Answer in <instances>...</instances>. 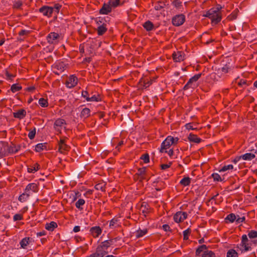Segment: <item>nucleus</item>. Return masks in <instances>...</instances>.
I'll list each match as a JSON object with an SVG mask.
<instances>
[{"mask_svg": "<svg viewBox=\"0 0 257 257\" xmlns=\"http://www.w3.org/2000/svg\"><path fill=\"white\" fill-rule=\"evenodd\" d=\"M58 226L56 222L51 221L50 223H47L45 224L46 229L53 231Z\"/></svg>", "mask_w": 257, "mask_h": 257, "instance_id": "nucleus-18", "label": "nucleus"}, {"mask_svg": "<svg viewBox=\"0 0 257 257\" xmlns=\"http://www.w3.org/2000/svg\"><path fill=\"white\" fill-rule=\"evenodd\" d=\"M151 207L148 203L146 202H142L140 207V210L142 211L143 215L146 217L147 214L151 212Z\"/></svg>", "mask_w": 257, "mask_h": 257, "instance_id": "nucleus-12", "label": "nucleus"}, {"mask_svg": "<svg viewBox=\"0 0 257 257\" xmlns=\"http://www.w3.org/2000/svg\"><path fill=\"white\" fill-rule=\"evenodd\" d=\"M120 2V0H109L108 3L110 7H111L112 9V8H114L119 6Z\"/></svg>", "mask_w": 257, "mask_h": 257, "instance_id": "nucleus-39", "label": "nucleus"}, {"mask_svg": "<svg viewBox=\"0 0 257 257\" xmlns=\"http://www.w3.org/2000/svg\"><path fill=\"white\" fill-rule=\"evenodd\" d=\"M90 234L94 238H96L100 235L102 233V229L99 226H95L90 228Z\"/></svg>", "mask_w": 257, "mask_h": 257, "instance_id": "nucleus-10", "label": "nucleus"}, {"mask_svg": "<svg viewBox=\"0 0 257 257\" xmlns=\"http://www.w3.org/2000/svg\"><path fill=\"white\" fill-rule=\"evenodd\" d=\"M207 249H208V246H207L205 244H202L198 246V247L196 249V252H195V255L196 256H201V254L202 252V253L204 252L205 250H206Z\"/></svg>", "mask_w": 257, "mask_h": 257, "instance_id": "nucleus-17", "label": "nucleus"}, {"mask_svg": "<svg viewBox=\"0 0 257 257\" xmlns=\"http://www.w3.org/2000/svg\"><path fill=\"white\" fill-rule=\"evenodd\" d=\"M162 228L165 231H170L171 232L172 231V230L170 228V227L168 224H164L162 226Z\"/></svg>", "mask_w": 257, "mask_h": 257, "instance_id": "nucleus-61", "label": "nucleus"}, {"mask_svg": "<svg viewBox=\"0 0 257 257\" xmlns=\"http://www.w3.org/2000/svg\"><path fill=\"white\" fill-rule=\"evenodd\" d=\"M106 25L103 24L97 28V32L99 36L103 35L107 31Z\"/></svg>", "mask_w": 257, "mask_h": 257, "instance_id": "nucleus-19", "label": "nucleus"}, {"mask_svg": "<svg viewBox=\"0 0 257 257\" xmlns=\"http://www.w3.org/2000/svg\"><path fill=\"white\" fill-rule=\"evenodd\" d=\"M67 139V138L61 139L58 142V151L61 154H66L70 149V147L66 144Z\"/></svg>", "mask_w": 257, "mask_h": 257, "instance_id": "nucleus-2", "label": "nucleus"}, {"mask_svg": "<svg viewBox=\"0 0 257 257\" xmlns=\"http://www.w3.org/2000/svg\"><path fill=\"white\" fill-rule=\"evenodd\" d=\"M39 11L42 13L43 15L50 17L53 12V9L52 7L45 6L40 8Z\"/></svg>", "mask_w": 257, "mask_h": 257, "instance_id": "nucleus-8", "label": "nucleus"}, {"mask_svg": "<svg viewBox=\"0 0 257 257\" xmlns=\"http://www.w3.org/2000/svg\"><path fill=\"white\" fill-rule=\"evenodd\" d=\"M239 245V249L241 252L248 251L251 249L250 243H247V242H246L244 244H240Z\"/></svg>", "mask_w": 257, "mask_h": 257, "instance_id": "nucleus-20", "label": "nucleus"}, {"mask_svg": "<svg viewBox=\"0 0 257 257\" xmlns=\"http://www.w3.org/2000/svg\"><path fill=\"white\" fill-rule=\"evenodd\" d=\"M39 103L41 107H46L48 106V102L47 99L41 98L39 100Z\"/></svg>", "mask_w": 257, "mask_h": 257, "instance_id": "nucleus-40", "label": "nucleus"}, {"mask_svg": "<svg viewBox=\"0 0 257 257\" xmlns=\"http://www.w3.org/2000/svg\"><path fill=\"white\" fill-rule=\"evenodd\" d=\"M185 21V16L183 14L177 15L173 17L172 19V24L176 26L179 27L184 24Z\"/></svg>", "mask_w": 257, "mask_h": 257, "instance_id": "nucleus-3", "label": "nucleus"}, {"mask_svg": "<svg viewBox=\"0 0 257 257\" xmlns=\"http://www.w3.org/2000/svg\"><path fill=\"white\" fill-rule=\"evenodd\" d=\"M21 147L20 146H16L15 145L13 144L9 148V152L10 153H16L20 149Z\"/></svg>", "mask_w": 257, "mask_h": 257, "instance_id": "nucleus-32", "label": "nucleus"}, {"mask_svg": "<svg viewBox=\"0 0 257 257\" xmlns=\"http://www.w3.org/2000/svg\"><path fill=\"white\" fill-rule=\"evenodd\" d=\"M143 27L147 31H151L154 28V24L150 21L146 22L143 24Z\"/></svg>", "mask_w": 257, "mask_h": 257, "instance_id": "nucleus-21", "label": "nucleus"}, {"mask_svg": "<svg viewBox=\"0 0 257 257\" xmlns=\"http://www.w3.org/2000/svg\"><path fill=\"white\" fill-rule=\"evenodd\" d=\"M148 232V229H145L142 230L139 229L136 232V236L137 238H140L145 235Z\"/></svg>", "mask_w": 257, "mask_h": 257, "instance_id": "nucleus-28", "label": "nucleus"}, {"mask_svg": "<svg viewBox=\"0 0 257 257\" xmlns=\"http://www.w3.org/2000/svg\"><path fill=\"white\" fill-rule=\"evenodd\" d=\"M30 34V31L25 30H21L18 33L20 36H23L24 35H28Z\"/></svg>", "mask_w": 257, "mask_h": 257, "instance_id": "nucleus-59", "label": "nucleus"}, {"mask_svg": "<svg viewBox=\"0 0 257 257\" xmlns=\"http://www.w3.org/2000/svg\"><path fill=\"white\" fill-rule=\"evenodd\" d=\"M231 65L230 62H227L225 64H223V67L221 68V71L224 73H227L229 72V70L231 69Z\"/></svg>", "mask_w": 257, "mask_h": 257, "instance_id": "nucleus-30", "label": "nucleus"}, {"mask_svg": "<svg viewBox=\"0 0 257 257\" xmlns=\"http://www.w3.org/2000/svg\"><path fill=\"white\" fill-rule=\"evenodd\" d=\"M152 84V80L141 79L139 81V84L143 86V88H146Z\"/></svg>", "mask_w": 257, "mask_h": 257, "instance_id": "nucleus-23", "label": "nucleus"}, {"mask_svg": "<svg viewBox=\"0 0 257 257\" xmlns=\"http://www.w3.org/2000/svg\"><path fill=\"white\" fill-rule=\"evenodd\" d=\"M40 169V165L38 163H36L33 166L30 168H28V172L29 173H35Z\"/></svg>", "mask_w": 257, "mask_h": 257, "instance_id": "nucleus-25", "label": "nucleus"}, {"mask_svg": "<svg viewBox=\"0 0 257 257\" xmlns=\"http://www.w3.org/2000/svg\"><path fill=\"white\" fill-rule=\"evenodd\" d=\"M188 139L191 142L197 144L200 143L202 141V140L198 138L197 135H194L193 134H189V136L188 137Z\"/></svg>", "mask_w": 257, "mask_h": 257, "instance_id": "nucleus-16", "label": "nucleus"}, {"mask_svg": "<svg viewBox=\"0 0 257 257\" xmlns=\"http://www.w3.org/2000/svg\"><path fill=\"white\" fill-rule=\"evenodd\" d=\"M213 12L211 13L210 19L211 20V23L217 24L221 20V13H216L214 10Z\"/></svg>", "mask_w": 257, "mask_h": 257, "instance_id": "nucleus-9", "label": "nucleus"}, {"mask_svg": "<svg viewBox=\"0 0 257 257\" xmlns=\"http://www.w3.org/2000/svg\"><path fill=\"white\" fill-rule=\"evenodd\" d=\"M111 11V7H110L108 3H104L102 8L99 10V13L101 15H107L110 13Z\"/></svg>", "mask_w": 257, "mask_h": 257, "instance_id": "nucleus-11", "label": "nucleus"}, {"mask_svg": "<svg viewBox=\"0 0 257 257\" xmlns=\"http://www.w3.org/2000/svg\"><path fill=\"white\" fill-rule=\"evenodd\" d=\"M100 246H102V247L105 250V249H107L110 245L108 244V243H107V241L106 240L101 242L100 244L99 245Z\"/></svg>", "mask_w": 257, "mask_h": 257, "instance_id": "nucleus-57", "label": "nucleus"}, {"mask_svg": "<svg viewBox=\"0 0 257 257\" xmlns=\"http://www.w3.org/2000/svg\"><path fill=\"white\" fill-rule=\"evenodd\" d=\"M59 37L60 36L58 33L51 32L47 37V40L50 44H56L58 42Z\"/></svg>", "mask_w": 257, "mask_h": 257, "instance_id": "nucleus-6", "label": "nucleus"}, {"mask_svg": "<svg viewBox=\"0 0 257 257\" xmlns=\"http://www.w3.org/2000/svg\"><path fill=\"white\" fill-rule=\"evenodd\" d=\"M212 177L214 179V181H221L222 179L220 176L217 173H213L212 174Z\"/></svg>", "mask_w": 257, "mask_h": 257, "instance_id": "nucleus-54", "label": "nucleus"}, {"mask_svg": "<svg viewBox=\"0 0 257 257\" xmlns=\"http://www.w3.org/2000/svg\"><path fill=\"white\" fill-rule=\"evenodd\" d=\"M96 251L100 255L102 256H104L106 254L108 253L107 251L105 250L102 246H100L99 245L97 246L96 248Z\"/></svg>", "mask_w": 257, "mask_h": 257, "instance_id": "nucleus-38", "label": "nucleus"}, {"mask_svg": "<svg viewBox=\"0 0 257 257\" xmlns=\"http://www.w3.org/2000/svg\"><path fill=\"white\" fill-rule=\"evenodd\" d=\"M14 221H18V220H21L23 219V215L20 214H16L14 216Z\"/></svg>", "mask_w": 257, "mask_h": 257, "instance_id": "nucleus-58", "label": "nucleus"}, {"mask_svg": "<svg viewBox=\"0 0 257 257\" xmlns=\"http://www.w3.org/2000/svg\"><path fill=\"white\" fill-rule=\"evenodd\" d=\"M237 12L236 10H235L228 17V19L230 20H235L237 18Z\"/></svg>", "mask_w": 257, "mask_h": 257, "instance_id": "nucleus-55", "label": "nucleus"}, {"mask_svg": "<svg viewBox=\"0 0 257 257\" xmlns=\"http://www.w3.org/2000/svg\"><path fill=\"white\" fill-rule=\"evenodd\" d=\"M165 6L164 3L159 2H158L157 5L155 6V9L156 10L159 11L163 8Z\"/></svg>", "mask_w": 257, "mask_h": 257, "instance_id": "nucleus-51", "label": "nucleus"}, {"mask_svg": "<svg viewBox=\"0 0 257 257\" xmlns=\"http://www.w3.org/2000/svg\"><path fill=\"white\" fill-rule=\"evenodd\" d=\"M201 257H216L215 253L212 250H209L207 249L201 254Z\"/></svg>", "mask_w": 257, "mask_h": 257, "instance_id": "nucleus-26", "label": "nucleus"}, {"mask_svg": "<svg viewBox=\"0 0 257 257\" xmlns=\"http://www.w3.org/2000/svg\"><path fill=\"white\" fill-rule=\"evenodd\" d=\"M85 203V200L83 199H79L75 203L76 207L81 210L82 208H81L80 206L84 205Z\"/></svg>", "mask_w": 257, "mask_h": 257, "instance_id": "nucleus-47", "label": "nucleus"}, {"mask_svg": "<svg viewBox=\"0 0 257 257\" xmlns=\"http://www.w3.org/2000/svg\"><path fill=\"white\" fill-rule=\"evenodd\" d=\"M141 159L144 161L145 163H148L150 162V157L148 153H146L143 154L141 157Z\"/></svg>", "mask_w": 257, "mask_h": 257, "instance_id": "nucleus-49", "label": "nucleus"}, {"mask_svg": "<svg viewBox=\"0 0 257 257\" xmlns=\"http://www.w3.org/2000/svg\"><path fill=\"white\" fill-rule=\"evenodd\" d=\"M172 165V163L170 162L168 164H162L161 168L162 170H165L170 167Z\"/></svg>", "mask_w": 257, "mask_h": 257, "instance_id": "nucleus-64", "label": "nucleus"}, {"mask_svg": "<svg viewBox=\"0 0 257 257\" xmlns=\"http://www.w3.org/2000/svg\"><path fill=\"white\" fill-rule=\"evenodd\" d=\"M117 222V219L116 218H113L109 222V227H113L114 225Z\"/></svg>", "mask_w": 257, "mask_h": 257, "instance_id": "nucleus-62", "label": "nucleus"}, {"mask_svg": "<svg viewBox=\"0 0 257 257\" xmlns=\"http://www.w3.org/2000/svg\"><path fill=\"white\" fill-rule=\"evenodd\" d=\"M90 110L87 107H85L82 109L80 113V116L81 117L86 118L90 116Z\"/></svg>", "mask_w": 257, "mask_h": 257, "instance_id": "nucleus-22", "label": "nucleus"}, {"mask_svg": "<svg viewBox=\"0 0 257 257\" xmlns=\"http://www.w3.org/2000/svg\"><path fill=\"white\" fill-rule=\"evenodd\" d=\"M172 139L173 140V137L171 136H169L162 142L161 144V148L160 149V153H167V151L166 150L169 148L171 145H173V144H171V141Z\"/></svg>", "mask_w": 257, "mask_h": 257, "instance_id": "nucleus-4", "label": "nucleus"}, {"mask_svg": "<svg viewBox=\"0 0 257 257\" xmlns=\"http://www.w3.org/2000/svg\"><path fill=\"white\" fill-rule=\"evenodd\" d=\"M36 128L34 127L33 130L30 131L28 134V137L30 140H33L36 135Z\"/></svg>", "mask_w": 257, "mask_h": 257, "instance_id": "nucleus-53", "label": "nucleus"}, {"mask_svg": "<svg viewBox=\"0 0 257 257\" xmlns=\"http://www.w3.org/2000/svg\"><path fill=\"white\" fill-rule=\"evenodd\" d=\"M233 168L232 165H228L224 166L220 170V172H224L228 170H232Z\"/></svg>", "mask_w": 257, "mask_h": 257, "instance_id": "nucleus-52", "label": "nucleus"}, {"mask_svg": "<svg viewBox=\"0 0 257 257\" xmlns=\"http://www.w3.org/2000/svg\"><path fill=\"white\" fill-rule=\"evenodd\" d=\"M172 57L175 62H181L184 60V56L182 52L177 51L173 53Z\"/></svg>", "mask_w": 257, "mask_h": 257, "instance_id": "nucleus-13", "label": "nucleus"}, {"mask_svg": "<svg viewBox=\"0 0 257 257\" xmlns=\"http://www.w3.org/2000/svg\"><path fill=\"white\" fill-rule=\"evenodd\" d=\"M78 83L77 77L73 75L70 76L66 82L67 87L72 88L75 86Z\"/></svg>", "mask_w": 257, "mask_h": 257, "instance_id": "nucleus-7", "label": "nucleus"}, {"mask_svg": "<svg viewBox=\"0 0 257 257\" xmlns=\"http://www.w3.org/2000/svg\"><path fill=\"white\" fill-rule=\"evenodd\" d=\"M201 75L202 73H199L191 77L184 86L183 90H186L189 88L194 89L195 87L194 82H196L201 77Z\"/></svg>", "mask_w": 257, "mask_h": 257, "instance_id": "nucleus-1", "label": "nucleus"}, {"mask_svg": "<svg viewBox=\"0 0 257 257\" xmlns=\"http://www.w3.org/2000/svg\"><path fill=\"white\" fill-rule=\"evenodd\" d=\"M173 5L177 9H179L182 6V3L180 0H174L172 2Z\"/></svg>", "mask_w": 257, "mask_h": 257, "instance_id": "nucleus-45", "label": "nucleus"}, {"mask_svg": "<svg viewBox=\"0 0 257 257\" xmlns=\"http://www.w3.org/2000/svg\"><path fill=\"white\" fill-rule=\"evenodd\" d=\"M62 7V6L60 5L59 4H56L54 5L53 9V12L58 13L59 12L60 9Z\"/></svg>", "mask_w": 257, "mask_h": 257, "instance_id": "nucleus-56", "label": "nucleus"}, {"mask_svg": "<svg viewBox=\"0 0 257 257\" xmlns=\"http://www.w3.org/2000/svg\"><path fill=\"white\" fill-rule=\"evenodd\" d=\"M29 197V194L28 193H25L24 192L23 194H21L18 200L19 201L21 202H25Z\"/></svg>", "mask_w": 257, "mask_h": 257, "instance_id": "nucleus-37", "label": "nucleus"}, {"mask_svg": "<svg viewBox=\"0 0 257 257\" xmlns=\"http://www.w3.org/2000/svg\"><path fill=\"white\" fill-rule=\"evenodd\" d=\"M146 175V167L140 168L138 169V172L136 173V176H143Z\"/></svg>", "mask_w": 257, "mask_h": 257, "instance_id": "nucleus-41", "label": "nucleus"}, {"mask_svg": "<svg viewBox=\"0 0 257 257\" xmlns=\"http://www.w3.org/2000/svg\"><path fill=\"white\" fill-rule=\"evenodd\" d=\"M101 100V98L100 97V95L99 94H97V95H92L90 96V97H87V101H100Z\"/></svg>", "mask_w": 257, "mask_h": 257, "instance_id": "nucleus-27", "label": "nucleus"}, {"mask_svg": "<svg viewBox=\"0 0 257 257\" xmlns=\"http://www.w3.org/2000/svg\"><path fill=\"white\" fill-rule=\"evenodd\" d=\"M236 217L234 213H230L228 214L226 218H225V220L226 223H227V220L229 222H233L235 220H236Z\"/></svg>", "mask_w": 257, "mask_h": 257, "instance_id": "nucleus-33", "label": "nucleus"}, {"mask_svg": "<svg viewBox=\"0 0 257 257\" xmlns=\"http://www.w3.org/2000/svg\"><path fill=\"white\" fill-rule=\"evenodd\" d=\"M248 239L246 234H243L241 237V241L240 244H244L246 242H248Z\"/></svg>", "mask_w": 257, "mask_h": 257, "instance_id": "nucleus-63", "label": "nucleus"}, {"mask_svg": "<svg viewBox=\"0 0 257 257\" xmlns=\"http://www.w3.org/2000/svg\"><path fill=\"white\" fill-rule=\"evenodd\" d=\"M191 183V178L189 177H184L180 181V184L183 186H189Z\"/></svg>", "mask_w": 257, "mask_h": 257, "instance_id": "nucleus-24", "label": "nucleus"}, {"mask_svg": "<svg viewBox=\"0 0 257 257\" xmlns=\"http://www.w3.org/2000/svg\"><path fill=\"white\" fill-rule=\"evenodd\" d=\"M255 157V155L251 153H246L242 156V158L244 160H251Z\"/></svg>", "mask_w": 257, "mask_h": 257, "instance_id": "nucleus-35", "label": "nucleus"}, {"mask_svg": "<svg viewBox=\"0 0 257 257\" xmlns=\"http://www.w3.org/2000/svg\"><path fill=\"white\" fill-rule=\"evenodd\" d=\"M26 111L24 109H19L17 112L13 113V116L15 118L21 119L26 115Z\"/></svg>", "mask_w": 257, "mask_h": 257, "instance_id": "nucleus-14", "label": "nucleus"}, {"mask_svg": "<svg viewBox=\"0 0 257 257\" xmlns=\"http://www.w3.org/2000/svg\"><path fill=\"white\" fill-rule=\"evenodd\" d=\"M187 217V213L185 212L178 211L174 216V220L177 223L183 221Z\"/></svg>", "mask_w": 257, "mask_h": 257, "instance_id": "nucleus-5", "label": "nucleus"}, {"mask_svg": "<svg viewBox=\"0 0 257 257\" xmlns=\"http://www.w3.org/2000/svg\"><path fill=\"white\" fill-rule=\"evenodd\" d=\"M66 124V121L64 119L61 118H58L55 120L54 126L55 129H56V127H61L63 124Z\"/></svg>", "mask_w": 257, "mask_h": 257, "instance_id": "nucleus-29", "label": "nucleus"}, {"mask_svg": "<svg viewBox=\"0 0 257 257\" xmlns=\"http://www.w3.org/2000/svg\"><path fill=\"white\" fill-rule=\"evenodd\" d=\"M238 253L233 249H230L227 252L226 257H238Z\"/></svg>", "mask_w": 257, "mask_h": 257, "instance_id": "nucleus-36", "label": "nucleus"}, {"mask_svg": "<svg viewBox=\"0 0 257 257\" xmlns=\"http://www.w3.org/2000/svg\"><path fill=\"white\" fill-rule=\"evenodd\" d=\"M248 236L250 238H255L257 237V231L251 230L248 232Z\"/></svg>", "mask_w": 257, "mask_h": 257, "instance_id": "nucleus-50", "label": "nucleus"}, {"mask_svg": "<svg viewBox=\"0 0 257 257\" xmlns=\"http://www.w3.org/2000/svg\"><path fill=\"white\" fill-rule=\"evenodd\" d=\"M30 237H25L20 242V245L22 248H26L27 246L29 243Z\"/></svg>", "mask_w": 257, "mask_h": 257, "instance_id": "nucleus-34", "label": "nucleus"}, {"mask_svg": "<svg viewBox=\"0 0 257 257\" xmlns=\"http://www.w3.org/2000/svg\"><path fill=\"white\" fill-rule=\"evenodd\" d=\"M22 5H23L22 2L21 1L19 0L17 1H15L14 3L13 8L15 9H19L21 8V7L22 6Z\"/></svg>", "mask_w": 257, "mask_h": 257, "instance_id": "nucleus-46", "label": "nucleus"}, {"mask_svg": "<svg viewBox=\"0 0 257 257\" xmlns=\"http://www.w3.org/2000/svg\"><path fill=\"white\" fill-rule=\"evenodd\" d=\"M26 188L27 192H28V191H31L33 192L36 193L39 190L38 186L36 183H30Z\"/></svg>", "mask_w": 257, "mask_h": 257, "instance_id": "nucleus-15", "label": "nucleus"}, {"mask_svg": "<svg viewBox=\"0 0 257 257\" xmlns=\"http://www.w3.org/2000/svg\"><path fill=\"white\" fill-rule=\"evenodd\" d=\"M65 66V64L63 62H60L55 64L54 68H56L60 71H63Z\"/></svg>", "mask_w": 257, "mask_h": 257, "instance_id": "nucleus-43", "label": "nucleus"}, {"mask_svg": "<svg viewBox=\"0 0 257 257\" xmlns=\"http://www.w3.org/2000/svg\"><path fill=\"white\" fill-rule=\"evenodd\" d=\"M194 125H195V124H194V123H187L186 125H185V126H186V128L188 130H195L196 129V127H194Z\"/></svg>", "mask_w": 257, "mask_h": 257, "instance_id": "nucleus-60", "label": "nucleus"}, {"mask_svg": "<svg viewBox=\"0 0 257 257\" xmlns=\"http://www.w3.org/2000/svg\"><path fill=\"white\" fill-rule=\"evenodd\" d=\"M22 87L21 86H19L17 84H14L11 86V90L15 93L17 91L21 90Z\"/></svg>", "mask_w": 257, "mask_h": 257, "instance_id": "nucleus-42", "label": "nucleus"}, {"mask_svg": "<svg viewBox=\"0 0 257 257\" xmlns=\"http://www.w3.org/2000/svg\"><path fill=\"white\" fill-rule=\"evenodd\" d=\"M92 93L89 94L88 92V88H86L85 90H82L81 92V95L82 96L85 98V99L87 100V97H90L91 96Z\"/></svg>", "mask_w": 257, "mask_h": 257, "instance_id": "nucleus-44", "label": "nucleus"}, {"mask_svg": "<svg viewBox=\"0 0 257 257\" xmlns=\"http://www.w3.org/2000/svg\"><path fill=\"white\" fill-rule=\"evenodd\" d=\"M46 143H40L37 144L35 147V150L37 152H40L43 151V150L46 149Z\"/></svg>", "mask_w": 257, "mask_h": 257, "instance_id": "nucleus-31", "label": "nucleus"}, {"mask_svg": "<svg viewBox=\"0 0 257 257\" xmlns=\"http://www.w3.org/2000/svg\"><path fill=\"white\" fill-rule=\"evenodd\" d=\"M191 230L189 228L183 231V239L187 240L188 239V236L191 233Z\"/></svg>", "mask_w": 257, "mask_h": 257, "instance_id": "nucleus-48", "label": "nucleus"}]
</instances>
